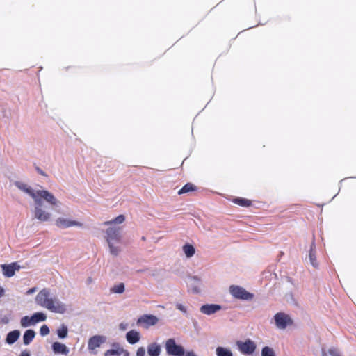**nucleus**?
Returning <instances> with one entry per match:
<instances>
[{"label": "nucleus", "instance_id": "nucleus-29", "mask_svg": "<svg viewBox=\"0 0 356 356\" xmlns=\"http://www.w3.org/2000/svg\"><path fill=\"white\" fill-rule=\"evenodd\" d=\"M194 190V186L192 184H186L184 187H182V188H181L179 192H178V194L181 195V194H183V193H188V192H190V191H192Z\"/></svg>", "mask_w": 356, "mask_h": 356}, {"label": "nucleus", "instance_id": "nucleus-27", "mask_svg": "<svg viewBox=\"0 0 356 356\" xmlns=\"http://www.w3.org/2000/svg\"><path fill=\"white\" fill-rule=\"evenodd\" d=\"M314 248H315V245L314 243H312V245L311 246L310 251H309V257L310 264L314 267H317L318 263L316 261V255H315V252H314Z\"/></svg>", "mask_w": 356, "mask_h": 356}, {"label": "nucleus", "instance_id": "nucleus-26", "mask_svg": "<svg viewBox=\"0 0 356 356\" xmlns=\"http://www.w3.org/2000/svg\"><path fill=\"white\" fill-rule=\"evenodd\" d=\"M124 220V216L123 215H120L113 220L105 222L104 224L110 226H116L115 225L122 223Z\"/></svg>", "mask_w": 356, "mask_h": 356}, {"label": "nucleus", "instance_id": "nucleus-34", "mask_svg": "<svg viewBox=\"0 0 356 356\" xmlns=\"http://www.w3.org/2000/svg\"><path fill=\"white\" fill-rule=\"evenodd\" d=\"M286 299L288 302L291 304H296V301L291 294L286 295Z\"/></svg>", "mask_w": 356, "mask_h": 356}, {"label": "nucleus", "instance_id": "nucleus-16", "mask_svg": "<svg viewBox=\"0 0 356 356\" xmlns=\"http://www.w3.org/2000/svg\"><path fill=\"white\" fill-rule=\"evenodd\" d=\"M52 350L56 354L67 355L69 353V349L67 347L60 342H54L52 344Z\"/></svg>", "mask_w": 356, "mask_h": 356}, {"label": "nucleus", "instance_id": "nucleus-37", "mask_svg": "<svg viewBox=\"0 0 356 356\" xmlns=\"http://www.w3.org/2000/svg\"><path fill=\"white\" fill-rule=\"evenodd\" d=\"M36 291H37V289H36L35 287L31 288V289H29V290L26 291V294H28V295L33 294V293H35Z\"/></svg>", "mask_w": 356, "mask_h": 356}, {"label": "nucleus", "instance_id": "nucleus-30", "mask_svg": "<svg viewBox=\"0 0 356 356\" xmlns=\"http://www.w3.org/2000/svg\"><path fill=\"white\" fill-rule=\"evenodd\" d=\"M111 291L115 293H122L124 291V285L122 283H120L118 285L114 286L111 289Z\"/></svg>", "mask_w": 356, "mask_h": 356}, {"label": "nucleus", "instance_id": "nucleus-6", "mask_svg": "<svg viewBox=\"0 0 356 356\" xmlns=\"http://www.w3.org/2000/svg\"><path fill=\"white\" fill-rule=\"evenodd\" d=\"M165 348L167 354L171 356H181L184 354V348L172 338L166 340Z\"/></svg>", "mask_w": 356, "mask_h": 356}, {"label": "nucleus", "instance_id": "nucleus-21", "mask_svg": "<svg viewBox=\"0 0 356 356\" xmlns=\"http://www.w3.org/2000/svg\"><path fill=\"white\" fill-rule=\"evenodd\" d=\"M216 354L217 356H233V353L229 348L221 346L216 348Z\"/></svg>", "mask_w": 356, "mask_h": 356}, {"label": "nucleus", "instance_id": "nucleus-20", "mask_svg": "<svg viewBox=\"0 0 356 356\" xmlns=\"http://www.w3.org/2000/svg\"><path fill=\"white\" fill-rule=\"evenodd\" d=\"M35 336V332L33 330H27L25 331L23 335V343L24 345L27 346L31 343V342L33 340Z\"/></svg>", "mask_w": 356, "mask_h": 356}, {"label": "nucleus", "instance_id": "nucleus-25", "mask_svg": "<svg viewBox=\"0 0 356 356\" xmlns=\"http://www.w3.org/2000/svg\"><path fill=\"white\" fill-rule=\"evenodd\" d=\"M233 202L244 207H248L251 204L250 200L241 197L234 198Z\"/></svg>", "mask_w": 356, "mask_h": 356}, {"label": "nucleus", "instance_id": "nucleus-5", "mask_svg": "<svg viewBox=\"0 0 356 356\" xmlns=\"http://www.w3.org/2000/svg\"><path fill=\"white\" fill-rule=\"evenodd\" d=\"M230 294L236 299L241 300H252L254 298V295L247 291L244 288L237 286L231 285L229 288Z\"/></svg>", "mask_w": 356, "mask_h": 356}, {"label": "nucleus", "instance_id": "nucleus-23", "mask_svg": "<svg viewBox=\"0 0 356 356\" xmlns=\"http://www.w3.org/2000/svg\"><path fill=\"white\" fill-rule=\"evenodd\" d=\"M323 356H341L339 350L334 347L330 348L327 350H322Z\"/></svg>", "mask_w": 356, "mask_h": 356}, {"label": "nucleus", "instance_id": "nucleus-15", "mask_svg": "<svg viewBox=\"0 0 356 356\" xmlns=\"http://www.w3.org/2000/svg\"><path fill=\"white\" fill-rule=\"evenodd\" d=\"M126 339L130 344H135L140 341V334L138 331L132 330L126 334Z\"/></svg>", "mask_w": 356, "mask_h": 356}, {"label": "nucleus", "instance_id": "nucleus-10", "mask_svg": "<svg viewBox=\"0 0 356 356\" xmlns=\"http://www.w3.org/2000/svg\"><path fill=\"white\" fill-rule=\"evenodd\" d=\"M55 225L61 229H66L70 227H82L83 224L80 222L73 220L68 218L59 217L55 221Z\"/></svg>", "mask_w": 356, "mask_h": 356}, {"label": "nucleus", "instance_id": "nucleus-35", "mask_svg": "<svg viewBox=\"0 0 356 356\" xmlns=\"http://www.w3.org/2000/svg\"><path fill=\"white\" fill-rule=\"evenodd\" d=\"M181 356H197V354L193 350L185 351L184 354Z\"/></svg>", "mask_w": 356, "mask_h": 356}, {"label": "nucleus", "instance_id": "nucleus-36", "mask_svg": "<svg viewBox=\"0 0 356 356\" xmlns=\"http://www.w3.org/2000/svg\"><path fill=\"white\" fill-rule=\"evenodd\" d=\"M128 327V324L127 323H121L120 325H119V328L120 330L124 331L125 330H127Z\"/></svg>", "mask_w": 356, "mask_h": 356}, {"label": "nucleus", "instance_id": "nucleus-2", "mask_svg": "<svg viewBox=\"0 0 356 356\" xmlns=\"http://www.w3.org/2000/svg\"><path fill=\"white\" fill-rule=\"evenodd\" d=\"M35 302L37 305L56 314H63L68 310V305L46 288L36 295Z\"/></svg>", "mask_w": 356, "mask_h": 356}, {"label": "nucleus", "instance_id": "nucleus-9", "mask_svg": "<svg viewBox=\"0 0 356 356\" xmlns=\"http://www.w3.org/2000/svg\"><path fill=\"white\" fill-rule=\"evenodd\" d=\"M106 341V337L105 336L95 335L89 339L88 342V348L91 353L96 354L97 353V349Z\"/></svg>", "mask_w": 356, "mask_h": 356}, {"label": "nucleus", "instance_id": "nucleus-14", "mask_svg": "<svg viewBox=\"0 0 356 356\" xmlns=\"http://www.w3.org/2000/svg\"><path fill=\"white\" fill-rule=\"evenodd\" d=\"M158 321V318L154 315H143L138 318V323L145 324L146 326H152L156 325Z\"/></svg>", "mask_w": 356, "mask_h": 356}, {"label": "nucleus", "instance_id": "nucleus-4", "mask_svg": "<svg viewBox=\"0 0 356 356\" xmlns=\"http://www.w3.org/2000/svg\"><path fill=\"white\" fill-rule=\"evenodd\" d=\"M47 314L43 312H35L31 316H25L20 320V325L23 327H28L35 325L39 322L47 320Z\"/></svg>", "mask_w": 356, "mask_h": 356}, {"label": "nucleus", "instance_id": "nucleus-24", "mask_svg": "<svg viewBox=\"0 0 356 356\" xmlns=\"http://www.w3.org/2000/svg\"><path fill=\"white\" fill-rule=\"evenodd\" d=\"M183 251L188 258L193 257L195 252L194 247L189 244L183 246Z\"/></svg>", "mask_w": 356, "mask_h": 356}, {"label": "nucleus", "instance_id": "nucleus-38", "mask_svg": "<svg viewBox=\"0 0 356 356\" xmlns=\"http://www.w3.org/2000/svg\"><path fill=\"white\" fill-rule=\"evenodd\" d=\"M19 356H31V354L29 351L24 350L21 353Z\"/></svg>", "mask_w": 356, "mask_h": 356}, {"label": "nucleus", "instance_id": "nucleus-13", "mask_svg": "<svg viewBox=\"0 0 356 356\" xmlns=\"http://www.w3.org/2000/svg\"><path fill=\"white\" fill-rule=\"evenodd\" d=\"M221 309V306L216 304H206L200 307V311L206 315H212Z\"/></svg>", "mask_w": 356, "mask_h": 356}, {"label": "nucleus", "instance_id": "nucleus-11", "mask_svg": "<svg viewBox=\"0 0 356 356\" xmlns=\"http://www.w3.org/2000/svg\"><path fill=\"white\" fill-rule=\"evenodd\" d=\"M3 275L6 277H13L16 271H19L21 266L17 262H13L9 264H2L1 266Z\"/></svg>", "mask_w": 356, "mask_h": 356}, {"label": "nucleus", "instance_id": "nucleus-8", "mask_svg": "<svg viewBox=\"0 0 356 356\" xmlns=\"http://www.w3.org/2000/svg\"><path fill=\"white\" fill-rule=\"evenodd\" d=\"M236 346L242 354L247 355L253 354L257 348L255 343L250 339H247L245 341H238Z\"/></svg>", "mask_w": 356, "mask_h": 356}, {"label": "nucleus", "instance_id": "nucleus-32", "mask_svg": "<svg viewBox=\"0 0 356 356\" xmlns=\"http://www.w3.org/2000/svg\"><path fill=\"white\" fill-rule=\"evenodd\" d=\"M176 308L179 311L182 312L184 314L187 313V307L181 303H177Z\"/></svg>", "mask_w": 356, "mask_h": 356}, {"label": "nucleus", "instance_id": "nucleus-28", "mask_svg": "<svg viewBox=\"0 0 356 356\" xmlns=\"http://www.w3.org/2000/svg\"><path fill=\"white\" fill-rule=\"evenodd\" d=\"M261 356H275V353L272 348H270L268 346H265L261 350Z\"/></svg>", "mask_w": 356, "mask_h": 356}, {"label": "nucleus", "instance_id": "nucleus-17", "mask_svg": "<svg viewBox=\"0 0 356 356\" xmlns=\"http://www.w3.org/2000/svg\"><path fill=\"white\" fill-rule=\"evenodd\" d=\"M113 346L116 348L106 350L104 353L105 356L120 355L122 353H124L125 356H129V353L122 348H120L118 344H113Z\"/></svg>", "mask_w": 356, "mask_h": 356}, {"label": "nucleus", "instance_id": "nucleus-31", "mask_svg": "<svg viewBox=\"0 0 356 356\" xmlns=\"http://www.w3.org/2000/svg\"><path fill=\"white\" fill-rule=\"evenodd\" d=\"M49 328L47 325H43L40 329V334L42 336H47L49 334Z\"/></svg>", "mask_w": 356, "mask_h": 356}, {"label": "nucleus", "instance_id": "nucleus-1", "mask_svg": "<svg viewBox=\"0 0 356 356\" xmlns=\"http://www.w3.org/2000/svg\"><path fill=\"white\" fill-rule=\"evenodd\" d=\"M15 186L33 199L35 204L32 210L33 217L40 222H47L51 219V213L47 209L44 203L52 209L61 212L62 202L49 191L44 189L34 190L22 181H15Z\"/></svg>", "mask_w": 356, "mask_h": 356}, {"label": "nucleus", "instance_id": "nucleus-19", "mask_svg": "<svg viewBox=\"0 0 356 356\" xmlns=\"http://www.w3.org/2000/svg\"><path fill=\"white\" fill-rule=\"evenodd\" d=\"M20 336V332L19 330H13L8 333L6 339V342L8 344H13L17 341Z\"/></svg>", "mask_w": 356, "mask_h": 356}, {"label": "nucleus", "instance_id": "nucleus-39", "mask_svg": "<svg viewBox=\"0 0 356 356\" xmlns=\"http://www.w3.org/2000/svg\"><path fill=\"white\" fill-rule=\"evenodd\" d=\"M4 291V289L0 286V298L3 296Z\"/></svg>", "mask_w": 356, "mask_h": 356}, {"label": "nucleus", "instance_id": "nucleus-7", "mask_svg": "<svg viewBox=\"0 0 356 356\" xmlns=\"http://www.w3.org/2000/svg\"><path fill=\"white\" fill-rule=\"evenodd\" d=\"M273 320L276 327L279 330H284L288 325L293 323L292 319L289 315L283 312L277 313L274 316Z\"/></svg>", "mask_w": 356, "mask_h": 356}, {"label": "nucleus", "instance_id": "nucleus-18", "mask_svg": "<svg viewBox=\"0 0 356 356\" xmlns=\"http://www.w3.org/2000/svg\"><path fill=\"white\" fill-rule=\"evenodd\" d=\"M161 353V347L157 343H152L147 346V353L149 356H159Z\"/></svg>", "mask_w": 356, "mask_h": 356}, {"label": "nucleus", "instance_id": "nucleus-3", "mask_svg": "<svg viewBox=\"0 0 356 356\" xmlns=\"http://www.w3.org/2000/svg\"><path fill=\"white\" fill-rule=\"evenodd\" d=\"M106 241L109 248V252L117 256L120 252L119 243L120 241V227L119 226H110L106 232Z\"/></svg>", "mask_w": 356, "mask_h": 356}, {"label": "nucleus", "instance_id": "nucleus-22", "mask_svg": "<svg viewBox=\"0 0 356 356\" xmlns=\"http://www.w3.org/2000/svg\"><path fill=\"white\" fill-rule=\"evenodd\" d=\"M56 333L60 339H65L68 334V328L65 324H61L56 330Z\"/></svg>", "mask_w": 356, "mask_h": 356}, {"label": "nucleus", "instance_id": "nucleus-12", "mask_svg": "<svg viewBox=\"0 0 356 356\" xmlns=\"http://www.w3.org/2000/svg\"><path fill=\"white\" fill-rule=\"evenodd\" d=\"M189 288L192 293H200L203 289L201 278L197 275L191 277L189 281Z\"/></svg>", "mask_w": 356, "mask_h": 356}, {"label": "nucleus", "instance_id": "nucleus-33", "mask_svg": "<svg viewBox=\"0 0 356 356\" xmlns=\"http://www.w3.org/2000/svg\"><path fill=\"white\" fill-rule=\"evenodd\" d=\"M145 350L143 347H140L136 351V356H145Z\"/></svg>", "mask_w": 356, "mask_h": 356}]
</instances>
